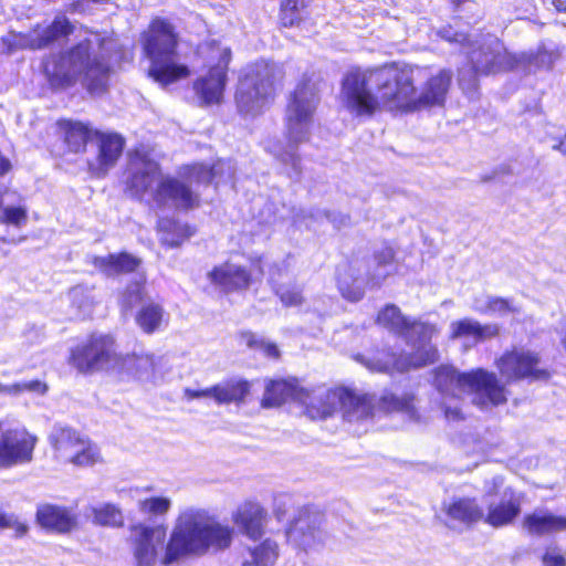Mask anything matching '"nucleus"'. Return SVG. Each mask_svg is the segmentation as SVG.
<instances>
[{"instance_id":"nucleus-1","label":"nucleus","mask_w":566,"mask_h":566,"mask_svg":"<svg viewBox=\"0 0 566 566\" xmlns=\"http://www.w3.org/2000/svg\"><path fill=\"white\" fill-rule=\"evenodd\" d=\"M424 69L390 63L377 67H354L342 81L343 106L356 117H370L381 106L416 108L415 81Z\"/></svg>"},{"instance_id":"nucleus-2","label":"nucleus","mask_w":566,"mask_h":566,"mask_svg":"<svg viewBox=\"0 0 566 566\" xmlns=\"http://www.w3.org/2000/svg\"><path fill=\"white\" fill-rule=\"evenodd\" d=\"M105 38H97V51L93 41L85 38L71 48L51 53L42 61V72L52 90H67L82 80L91 94L107 91L112 73L109 54L105 52Z\"/></svg>"},{"instance_id":"nucleus-3","label":"nucleus","mask_w":566,"mask_h":566,"mask_svg":"<svg viewBox=\"0 0 566 566\" xmlns=\"http://www.w3.org/2000/svg\"><path fill=\"white\" fill-rule=\"evenodd\" d=\"M411 394L397 396L385 394L378 400L371 395H357L344 388L331 389L324 385L313 388L303 387L298 392V405L312 420H323L342 410L347 421H358L374 416L376 408L382 411H399L409 419H417Z\"/></svg>"},{"instance_id":"nucleus-4","label":"nucleus","mask_w":566,"mask_h":566,"mask_svg":"<svg viewBox=\"0 0 566 566\" xmlns=\"http://www.w3.org/2000/svg\"><path fill=\"white\" fill-rule=\"evenodd\" d=\"M377 324L390 333L401 336L412 347L409 355H397L382 352L369 357L363 363L371 371L406 373L410 369L421 368L438 360L439 354L431 338L437 333L434 325L420 321H412L405 316L395 304L386 305L377 315Z\"/></svg>"},{"instance_id":"nucleus-5","label":"nucleus","mask_w":566,"mask_h":566,"mask_svg":"<svg viewBox=\"0 0 566 566\" xmlns=\"http://www.w3.org/2000/svg\"><path fill=\"white\" fill-rule=\"evenodd\" d=\"M433 386L441 397L440 406L448 421L464 419L462 400L472 396V403L489 409L506 401L505 388L494 373L482 368L461 373L453 366L441 365L433 370Z\"/></svg>"},{"instance_id":"nucleus-6","label":"nucleus","mask_w":566,"mask_h":566,"mask_svg":"<svg viewBox=\"0 0 566 566\" xmlns=\"http://www.w3.org/2000/svg\"><path fill=\"white\" fill-rule=\"evenodd\" d=\"M233 530L221 524L205 510L190 509L179 514L159 557L170 566L189 556H203L209 551H223L231 545Z\"/></svg>"},{"instance_id":"nucleus-7","label":"nucleus","mask_w":566,"mask_h":566,"mask_svg":"<svg viewBox=\"0 0 566 566\" xmlns=\"http://www.w3.org/2000/svg\"><path fill=\"white\" fill-rule=\"evenodd\" d=\"M318 103L315 84L310 80L300 82L291 94L285 112L286 145L272 143L268 150L281 165L282 171L294 181L303 174L302 158L297 153L298 145L310 136L313 115Z\"/></svg>"},{"instance_id":"nucleus-8","label":"nucleus","mask_w":566,"mask_h":566,"mask_svg":"<svg viewBox=\"0 0 566 566\" xmlns=\"http://www.w3.org/2000/svg\"><path fill=\"white\" fill-rule=\"evenodd\" d=\"M222 166L220 161H193L182 165L179 177L169 176L158 182L154 199L157 202L169 200L176 209L182 211L193 210L201 205L198 189L208 186L217 188L223 175Z\"/></svg>"},{"instance_id":"nucleus-9","label":"nucleus","mask_w":566,"mask_h":566,"mask_svg":"<svg viewBox=\"0 0 566 566\" xmlns=\"http://www.w3.org/2000/svg\"><path fill=\"white\" fill-rule=\"evenodd\" d=\"M196 55L208 70L193 81L192 90L201 105L219 104L227 83L231 50L218 41L210 40L197 45Z\"/></svg>"},{"instance_id":"nucleus-10","label":"nucleus","mask_w":566,"mask_h":566,"mask_svg":"<svg viewBox=\"0 0 566 566\" xmlns=\"http://www.w3.org/2000/svg\"><path fill=\"white\" fill-rule=\"evenodd\" d=\"M440 33L446 40L461 44L469 63L481 75L509 71L515 64L514 56L506 51L504 44L494 35H480L471 40L463 33L451 34L450 30H443Z\"/></svg>"},{"instance_id":"nucleus-11","label":"nucleus","mask_w":566,"mask_h":566,"mask_svg":"<svg viewBox=\"0 0 566 566\" xmlns=\"http://www.w3.org/2000/svg\"><path fill=\"white\" fill-rule=\"evenodd\" d=\"M117 342L109 333H91L70 348L69 366L77 374L91 376L111 369L116 358Z\"/></svg>"},{"instance_id":"nucleus-12","label":"nucleus","mask_w":566,"mask_h":566,"mask_svg":"<svg viewBox=\"0 0 566 566\" xmlns=\"http://www.w3.org/2000/svg\"><path fill=\"white\" fill-rule=\"evenodd\" d=\"M49 442L59 457L74 467L88 468L103 461L97 444L72 427H56Z\"/></svg>"},{"instance_id":"nucleus-13","label":"nucleus","mask_w":566,"mask_h":566,"mask_svg":"<svg viewBox=\"0 0 566 566\" xmlns=\"http://www.w3.org/2000/svg\"><path fill=\"white\" fill-rule=\"evenodd\" d=\"M496 367L507 384L520 380H547L549 373L542 367L541 355L525 347H513L496 360Z\"/></svg>"},{"instance_id":"nucleus-14","label":"nucleus","mask_w":566,"mask_h":566,"mask_svg":"<svg viewBox=\"0 0 566 566\" xmlns=\"http://www.w3.org/2000/svg\"><path fill=\"white\" fill-rule=\"evenodd\" d=\"M36 443V436L25 428L11 427L0 420V469L30 463Z\"/></svg>"},{"instance_id":"nucleus-15","label":"nucleus","mask_w":566,"mask_h":566,"mask_svg":"<svg viewBox=\"0 0 566 566\" xmlns=\"http://www.w3.org/2000/svg\"><path fill=\"white\" fill-rule=\"evenodd\" d=\"M270 521L268 511L255 502H250V566H274L280 556L279 543L272 537H263Z\"/></svg>"},{"instance_id":"nucleus-16","label":"nucleus","mask_w":566,"mask_h":566,"mask_svg":"<svg viewBox=\"0 0 566 566\" xmlns=\"http://www.w3.org/2000/svg\"><path fill=\"white\" fill-rule=\"evenodd\" d=\"M323 523L324 514L321 511L304 506L298 510L297 516L287 530V541L304 552L316 551L326 541Z\"/></svg>"},{"instance_id":"nucleus-17","label":"nucleus","mask_w":566,"mask_h":566,"mask_svg":"<svg viewBox=\"0 0 566 566\" xmlns=\"http://www.w3.org/2000/svg\"><path fill=\"white\" fill-rule=\"evenodd\" d=\"M282 78L283 71L279 64L263 60L253 64L250 72V114L262 111L273 101Z\"/></svg>"},{"instance_id":"nucleus-18","label":"nucleus","mask_w":566,"mask_h":566,"mask_svg":"<svg viewBox=\"0 0 566 566\" xmlns=\"http://www.w3.org/2000/svg\"><path fill=\"white\" fill-rule=\"evenodd\" d=\"M55 135L63 146V155H83L94 140L96 129L90 122L60 117L54 123Z\"/></svg>"},{"instance_id":"nucleus-19","label":"nucleus","mask_w":566,"mask_h":566,"mask_svg":"<svg viewBox=\"0 0 566 566\" xmlns=\"http://www.w3.org/2000/svg\"><path fill=\"white\" fill-rule=\"evenodd\" d=\"M143 51L147 57L177 54L178 34L175 27L165 18H154L143 34Z\"/></svg>"},{"instance_id":"nucleus-20","label":"nucleus","mask_w":566,"mask_h":566,"mask_svg":"<svg viewBox=\"0 0 566 566\" xmlns=\"http://www.w3.org/2000/svg\"><path fill=\"white\" fill-rule=\"evenodd\" d=\"M484 510L475 499L458 497L444 502L441 507L440 518L450 530L462 532L473 524L482 521Z\"/></svg>"},{"instance_id":"nucleus-21","label":"nucleus","mask_w":566,"mask_h":566,"mask_svg":"<svg viewBox=\"0 0 566 566\" xmlns=\"http://www.w3.org/2000/svg\"><path fill=\"white\" fill-rule=\"evenodd\" d=\"M129 530L137 533V536L132 539L136 566H154L158 558L156 544L164 543L166 536L165 528L138 523L132 525Z\"/></svg>"},{"instance_id":"nucleus-22","label":"nucleus","mask_w":566,"mask_h":566,"mask_svg":"<svg viewBox=\"0 0 566 566\" xmlns=\"http://www.w3.org/2000/svg\"><path fill=\"white\" fill-rule=\"evenodd\" d=\"M35 523L45 532L69 534L77 528V515L67 506L41 503L36 506Z\"/></svg>"},{"instance_id":"nucleus-23","label":"nucleus","mask_w":566,"mask_h":566,"mask_svg":"<svg viewBox=\"0 0 566 566\" xmlns=\"http://www.w3.org/2000/svg\"><path fill=\"white\" fill-rule=\"evenodd\" d=\"M94 140L97 142L96 165L91 170L96 177H104L120 158L125 138L116 132H102L96 129Z\"/></svg>"},{"instance_id":"nucleus-24","label":"nucleus","mask_w":566,"mask_h":566,"mask_svg":"<svg viewBox=\"0 0 566 566\" xmlns=\"http://www.w3.org/2000/svg\"><path fill=\"white\" fill-rule=\"evenodd\" d=\"M523 493L512 488H506L501 494L499 502L488 504V514L483 521L493 527H503L514 522L521 514Z\"/></svg>"},{"instance_id":"nucleus-25","label":"nucleus","mask_w":566,"mask_h":566,"mask_svg":"<svg viewBox=\"0 0 566 566\" xmlns=\"http://www.w3.org/2000/svg\"><path fill=\"white\" fill-rule=\"evenodd\" d=\"M177 54H164L148 57L150 67L147 71V76L153 78L163 87H167L178 81L185 80L190 76L191 71L186 64L176 62Z\"/></svg>"},{"instance_id":"nucleus-26","label":"nucleus","mask_w":566,"mask_h":566,"mask_svg":"<svg viewBox=\"0 0 566 566\" xmlns=\"http://www.w3.org/2000/svg\"><path fill=\"white\" fill-rule=\"evenodd\" d=\"M74 30V25L66 17H55L48 27L36 25L32 29L29 36V48L32 50L48 48L59 39L70 36Z\"/></svg>"},{"instance_id":"nucleus-27","label":"nucleus","mask_w":566,"mask_h":566,"mask_svg":"<svg viewBox=\"0 0 566 566\" xmlns=\"http://www.w3.org/2000/svg\"><path fill=\"white\" fill-rule=\"evenodd\" d=\"M450 338L470 340L478 344L499 335L497 324H480L472 318L454 321L450 324Z\"/></svg>"},{"instance_id":"nucleus-28","label":"nucleus","mask_w":566,"mask_h":566,"mask_svg":"<svg viewBox=\"0 0 566 566\" xmlns=\"http://www.w3.org/2000/svg\"><path fill=\"white\" fill-rule=\"evenodd\" d=\"M95 268L107 276L135 273L142 265V260L126 251L96 256L93 260Z\"/></svg>"},{"instance_id":"nucleus-29","label":"nucleus","mask_w":566,"mask_h":566,"mask_svg":"<svg viewBox=\"0 0 566 566\" xmlns=\"http://www.w3.org/2000/svg\"><path fill=\"white\" fill-rule=\"evenodd\" d=\"M523 528L530 535L536 536L566 531V517L555 515L544 510L534 511L524 516Z\"/></svg>"},{"instance_id":"nucleus-30","label":"nucleus","mask_w":566,"mask_h":566,"mask_svg":"<svg viewBox=\"0 0 566 566\" xmlns=\"http://www.w3.org/2000/svg\"><path fill=\"white\" fill-rule=\"evenodd\" d=\"M451 80L452 73L448 70H442L437 75L431 76L422 87L419 96L416 97V107L442 105L446 101Z\"/></svg>"},{"instance_id":"nucleus-31","label":"nucleus","mask_w":566,"mask_h":566,"mask_svg":"<svg viewBox=\"0 0 566 566\" xmlns=\"http://www.w3.org/2000/svg\"><path fill=\"white\" fill-rule=\"evenodd\" d=\"M303 387L296 379H277L270 380L265 386L264 397L262 399V407H279L289 399L298 403V392Z\"/></svg>"},{"instance_id":"nucleus-32","label":"nucleus","mask_w":566,"mask_h":566,"mask_svg":"<svg viewBox=\"0 0 566 566\" xmlns=\"http://www.w3.org/2000/svg\"><path fill=\"white\" fill-rule=\"evenodd\" d=\"M208 277L214 286L226 293L235 291L248 282L245 270L229 262L214 266L208 273Z\"/></svg>"},{"instance_id":"nucleus-33","label":"nucleus","mask_w":566,"mask_h":566,"mask_svg":"<svg viewBox=\"0 0 566 566\" xmlns=\"http://www.w3.org/2000/svg\"><path fill=\"white\" fill-rule=\"evenodd\" d=\"M153 365V355L127 353L119 354L116 352L111 369H115L120 376L138 378L145 374Z\"/></svg>"},{"instance_id":"nucleus-34","label":"nucleus","mask_w":566,"mask_h":566,"mask_svg":"<svg viewBox=\"0 0 566 566\" xmlns=\"http://www.w3.org/2000/svg\"><path fill=\"white\" fill-rule=\"evenodd\" d=\"M161 176V169L158 163L148 161L143 170L134 171L126 181V191L132 197L142 199L154 186L155 181Z\"/></svg>"},{"instance_id":"nucleus-35","label":"nucleus","mask_w":566,"mask_h":566,"mask_svg":"<svg viewBox=\"0 0 566 566\" xmlns=\"http://www.w3.org/2000/svg\"><path fill=\"white\" fill-rule=\"evenodd\" d=\"M160 232V243L166 248H178L187 241L195 232V230L178 220L172 218H165L158 226Z\"/></svg>"},{"instance_id":"nucleus-36","label":"nucleus","mask_w":566,"mask_h":566,"mask_svg":"<svg viewBox=\"0 0 566 566\" xmlns=\"http://www.w3.org/2000/svg\"><path fill=\"white\" fill-rule=\"evenodd\" d=\"M135 321L145 334H154L161 327L165 321L164 307L154 302L144 304L137 311Z\"/></svg>"},{"instance_id":"nucleus-37","label":"nucleus","mask_w":566,"mask_h":566,"mask_svg":"<svg viewBox=\"0 0 566 566\" xmlns=\"http://www.w3.org/2000/svg\"><path fill=\"white\" fill-rule=\"evenodd\" d=\"M248 392V381L229 379L212 386V398L218 403L242 401Z\"/></svg>"},{"instance_id":"nucleus-38","label":"nucleus","mask_w":566,"mask_h":566,"mask_svg":"<svg viewBox=\"0 0 566 566\" xmlns=\"http://www.w3.org/2000/svg\"><path fill=\"white\" fill-rule=\"evenodd\" d=\"M93 522L99 526L122 527L124 516L122 511L114 504L105 503L92 510Z\"/></svg>"},{"instance_id":"nucleus-39","label":"nucleus","mask_w":566,"mask_h":566,"mask_svg":"<svg viewBox=\"0 0 566 566\" xmlns=\"http://www.w3.org/2000/svg\"><path fill=\"white\" fill-rule=\"evenodd\" d=\"M337 284L342 295L349 301L356 302L364 296L365 291L361 281L354 277L350 269L338 272Z\"/></svg>"},{"instance_id":"nucleus-40","label":"nucleus","mask_w":566,"mask_h":566,"mask_svg":"<svg viewBox=\"0 0 566 566\" xmlns=\"http://www.w3.org/2000/svg\"><path fill=\"white\" fill-rule=\"evenodd\" d=\"M170 507L171 501L165 496H150L138 503L139 511L149 516H163Z\"/></svg>"},{"instance_id":"nucleus-41","label":"nucleus","mask_w":566,"mask_h":566,"mask_svg":"<svg viewBox=\"0 0 566 566\" xmlns=\"http://www.w3.org/2000/svg\"><path fill=\"white\" fill-rule=\"evenodd\" d=\"M11 528L15 538H22L29 533V525L15 514L8 513L0 507V531Z\"/></svg>"},{"instance_id":"nucleus-42","label":"nucleus","mask_w":566,"mask_h":566,"mask_svg":"<svg viewBox=\"0 0 566 566\" xmlns=\"http://www.w3.org/2000/svg\"><path fill=\"white\" fill-rule=\"evenodd\" d=\"M324 212L327 211L313 208H298L293 211V220L294 223L298 226H304L307 229H312L325 219Z\"/></svg>"},{"instance_id":"nucleus-43","label":"nucleus","mask_w":566,"mask_h":566,"mask_svg":"<svg viewBox=\"0 0 566 566\" xmlns=\"http://www.w3.org/2000/svg\"><path fill=\"white\" fill-rule=\"evenodd\" d=\"M490 306V314H497L500 316L521 313V305L516 304L512 298L493 295L491 297Z\"/></svg>"},{"instance_id":"nucleus-44","label":"nucleus","mask_w":566,"mask_h":566,"mask_svg":"<svg viewBox=\"0 0 566 566\" xmlns=\"http://www.w3.org/2000/svg\"><path fill=\"white\" fill-rule=\"evenodd\" d=\"M479 75L481 73L476 72L472 64L459 71V85L465 94L472 95L476 92Z\"/></svg>"},{"instance_id":"nucleus-45","label":"nucleus","mask_w":566,"mask_h":566,"mask_svg":"<svg viewBox=\"0 0 566 566\" xmlns=\"http://www.w3.org/2000/svg\"><path fill=\"white\" fill-rule=\"evenodd\" d=\"M280 21L283 27H293L301 21V9L295 8L293 0L281 2Z\"/></svg>"},{"instance_id":"nucleus-46","label":"nucleus","mask_w":566,"mask_h":566,"mask_svg":"<svg viewBox=\"0 0 566 566\" xmlns=\"http://www.w3.org/2000/svg\"><path fill=\"white\" fill-rule=\"evenodd\" d=\"M28 220L27 210L22 207H8L3 209L1 222L20 227Z\"/></svg>"},{"instance_id":"nucleus-47","label":"nucleus","mask_w":566,"mask_h":566,"mask_svg":"<svg viewBox=\"0 0 566 566\" xmlns=\"http://www.w3.org/2000/svg\"><path fill=\"white\" fill-rule=\"evenodd\" d=\"M250 348L260 352L264 356L277 359L280 357V349L274 343L264 339H256L254 335L250 334Z\"/></svg>"},{"instance_id":"nucleus-48","label":"nucleus","mask_w":566,"mask_h":566,"mask_svg":"<svg viewBox=\"0 0 566 566\" xmlns=\"http://www.w3.org/2000/svg\"><path fill=\"white\" fill-rule=\"evenodd\" d=\"M276 294L285 306L300 305L303 301L301 291L295 287L290 289L287 286L280 285L276 289Z\"/></svg>"},{"instance_id":"nucleus-49","label":"nucleus","mask_w":566,"mask_h":566,"mask_svg":"<svg viewBox=\"0 0 566 566\" xmlns=\"http://www.w3.org/2000/svg\"><path fill=\"white\" fill-rule=\"evenodd\" d=\"M395 271L396 269L394 268H386L374 264L369 272L368 283L371 285V287H378L389 275L394 274Z\"/></svg>"},{"instance_id":"nucleus-50","label":"nucleus","mask_w":566,"mask_h":566,"mask_svg":"<svg viewBox=\"0 0 566 566\" xmlns=\"http://www.w3.org/2000/svg\"><path fill=\"white\" fill-rule=\"evenodd\" d=\"M554 54L546 50L530 55V64L541 69H549L554 64Z\"/></svg>"},{"instance_id":"nucleus-51","label":"nucleus","mask_w":566,"mask_h":566,"mask_svg":"<svg viewBox=\"0 0 566 566\" xmlns=\"http://www.w3.org/2000/svg\"><path fill=\"white\" fill-rule=\"evenodd\" d=\"M394 258H395L394 250L389 247H385L375 252L374 264L396 269V265L394 263Z\"/></svg>"},{"instance_id":"nucleus-52","label":"nucleus","mask_w":566,"mask_h":566,"mask_svg":"<svg viewBox=\"0 0 566 566\" xmlns=\"http://www.w3.org/2000/svg\"><path fill=\"white\" fill-rule=\"evenodd\" d=\"M12 388L15 392L35 391L43 395L48 391V385L38 379L14 384Z\"/></svg>"},{"instance_id":"nucleus-53","label":"nucleus","mask_w":566,"mask_h":566,"mask_svg":"<svg viewBox=\"0 0 566 566\" xmlns=\"http://www.w3.org/2000/svg\"><path fill=\"white\" fill-rule=\"evenodd\" d=\"M324 216L325 219L329 221L337 230L350 226V217L348 214L336 211H327L324 212Z\"/></svg>"},{"instance_id":"nucleus-54","label":"nucleus","mask_w":566,"mask_h":566,"mask_svg":"<svg viewBox=\"0 0 566 566\" xmlns=\"http://www.w3.org/2000/svg\"><path fill=\"white\" fill-rule=\"evenodd\" d=\"M543 566H566V559L556 548H548L543 556Z\"/></svg>"},{"instance_id":"nucleus-55","label":"nucleus","mask_w":566,"mask_h":566,"mask_svg":"<svg viewBox=\"0 0 566 566\" xmlns=\"http://www.w3.org/2000/svg\"><path fill=\"white\" fill-rule=\"evenodd\" d=\"M493 295H481L473 300L472 308L480 314H490L491 297Z\"/></svg>"},{"instance_id":"nucleus-56","label":"nucleus","mask_w":566,"mask_h":566,"mask_svg":"<svg viewBox=\"0 0 566 566\" xmlns=\"http://www.w3.org/2000/svg\"><path fill=\"white\" fill-rule=\"evenodd\" d=\"M145 282L144 281H135L130 284L127 290V296L129 300L135 298L140 302L145 297Z\"/></svg>"},{"instance_id":"nucleus-57","label":"nucleus","mask_w":566,"mask_h":566,"mask_svg":"<svg viewBox=\"0 0 566 566\" xmlns=\"http://www.w3.org/2000/svg\"><path fill=\"white\" fill-rule=\"evenodd\" d=\"M185 397L188 400L197 399V398H207L212 397V387L206 389H185Z\"/></svg>"},{"instance_id":"nucleus-58","label":"nucleus","mask_w":566,"mask_h":566,"mask_svg":"<svg viewBox=\"0 0 566 566\" xmlns=\"http://www.w3.org/2000/svg\"><path fill=\"white\" fill-rule=\"evenodd\" d=\"M12 169V164L8 157L0 151V177L6 176Z\"/></svg>"},{"instance_id":"nucleus-59","label":"nucleus","mask_w":566,"mask_h":566,"mask_svg":"<svg viewBox=\"0 0 566 566\" xmlns=\"http://www.w3.org/2000/svg\"><path fill=\"white\" fill-rule=\"evenodd\" d=\"M233 522L241 525L244 530H248V515L243 512H237L233 515Z\"/></svg>"},{"instance_id":"nucleus-60","label":"nucleus","mask_w":566,"mask_h":566,"mask_svg":"<svg viewBox=\"0 0 566 566\" xmlns=\"http://www.w3.org/2000/svg\"><path fill=\"white\" fill-rule=\"evenodd\" d=\"M553 3L558 11L566 12V0H554Z\"/></svg>"},{"instance_id":"nucleus-61","label":"nucleus","mask_w":566,"mask_h":566,"mask_svg":"<svg viewBox=\"0 0 566 566\" xmlns=\"http://www.w3.org/2000/svg\"><path fill=\"white\" fill-rule=\"evenodd\" d=\"M554 150H558L562 154H566V140H560L558 144L553 146Z\"/></svg>"},{"instance_id":"nucleus-62","label":"nucleus","mask_w":566,"mask_h":566,"mask_svg":"<svg viewBox=\"0 0 566 566\" xmlns=\"http://www.w3.org/2000/svg\"><path fill=\"white\" fill-rule=\"evenodd\" d=\"M254 268H258V270L262 273L263 272V269L261 268V260H258L256 262H251L250 261V270H249V273H250V277L252 276V273H253V269Z\"/></svg>"},{"instance_id":"nucleus-63","label":"nucleus","mask_w":566,"mask_h":566,"mask_svg":"<svg viewBox=\"0 0 566 566\" xmlns=\"http://www.w3.org/2000/svg\"><path fill=\"white\" fill-rule=\"evenodd\" d=\"M559 335H560V343H562L563 347L566 348V324L564 326H562V328L559 331Z\"/></svg>"},{"instance_id":"nucleus-64","label":"nucleus","mask_w":566,"mask_h":566,"mask_svg":"<svg viewBox=\"0 0 566 566\" xmlns=\"http://www.w3.org/2000/svg\"><path fill=\"white\" fill-rule=\"evenodd\" d=\"M8 243V240L3 237H0V253L2 255H7V251L2 250V247Z\"/></svg>"}]
</instances>
